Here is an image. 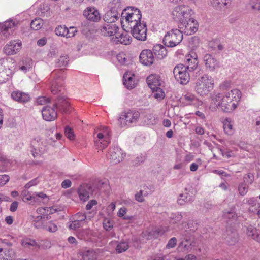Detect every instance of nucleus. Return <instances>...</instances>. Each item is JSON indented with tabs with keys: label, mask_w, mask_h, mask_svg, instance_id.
Segmentation results:
<instances>
[{
	"label": "nucleus",
	"mask_w": 260,
	"mask_h": 260,
	"mask_svg": "<svg viewBox=\"0 0 260 260\" xmlns=\"http://www.w3.org/2000/svg\"><path fill=\"white\" fill-rule=\"evenodd\" d=\"M241 98V92L238 89L230 90L224 96L216 92H214L211 95L212 104L224 112H231L234 110Z\"/></svg>",
	"instance_id": "f257e3e1"
},
{
	"label": "nucleus",
	"mask_w": 260,
	"mask_h": 260,
	"mask_svg": "<svg viewBox=\"0 0 260 260\" xmlns=\"http://www.w3.org/2000/svg\"><path fill=\"white\" fill-rule=\"evenodd\" d=\"M213 87L214 81L212 78L207 75H204L197 80L194 89L198 94L203 96L208 95Z\"/></svg>",
	"instance_id": "f03ea898"
},
{
	"label": "nucleus",
	"mask_w": 260,
	"mask_h": 260,
	"mask_svg": "<svg viewBox=\"0 0 260 260\" xmlns=\"http://www.w3.org/2000/svg\"><path fill=\"white\" fill-rule=\"evenodd\" d=\"M122 6L120 0H113L111 4V9L103 17L104 21L107 23H113L119 18L120 12Z\"/></svg>",
	"instance_id": "7ed1b4c3"
},
{
	"label": "nucleus",
	"mask_w": 260,
	"mask_h": 260,
	"mask_svg": "<svg viewBox=\"0 0 260 260\" xmlns=\"http://www.w3.org/2000/svg\"><path fill=\"white\" fill-rule=\"evenodd\" d=\"M183 39V35L178 29H172L167 32L163 39L164 44L168 47H174L179 44Z\"/></svg>",
	"instance_id": "20e7f679"
},
{
	"label": "nucleus",
	"mask_w": 260,
	"mask_h": 260,
	"mask_svg": "<svg viewBox=\"0 0 260 260\" xmlns=\"http://www.w3.org/2000/svg\"><path fill=\"white\" fill-rule=\"evenodd\" d=\"M192 10L187 6H177L174 8L172 12V18L175 21L180 23L189 19L192 15Z\"/></svg>",
	"instance_id": "39448f33"
},
{
	"label": "nucleus",
	"mask_w": 260,
	"mask_h": 260,
	"mask_svg": "<svg viewBox=\"0 0 260 260\" xmlns=\"http://www.w3.org/2000/svg\"><path fill=\"white\" fill-rule=\"evenodd\" d=\"M198 22L190 17L189 19L179 23L178 30L181 31L182 35H191L198 30Z\"/></svg>",
	"instance_id": "423d86ee"
},
{
	"label": "nucleus",
	"mask_w": 260,
	"mask_h": 260,
	"mask_svg": "<svg viewBox=\"0 0 260 260\" xmlns=\"http://www.w3.org/2000/svg\"><path fill=\"white\" fill-rule=\"evenodd\" d=\"M125 31H129L138 40L145 41L147 39V27L145 23H139L134 25V27L123 28Z\"/></svg>",
	"instance_id": "0eeeda50"
},
{
	"label": "nucleus",
	"mask_w": 260,
	"mask_h": 260,
	"mask_svg": "<svg viewBox=\"0 0 260 260\" xmlns=\"http://www.w3.org/2000/svg\"><path fill=\"white\" fill-rule=\"evenodd\" d=\"M185 68V66L183 64H179L175 67L173 70V73L176 81L182 85H186L190 80V75Z\"/></svg>",
	"instance_id": "6e6552de"
},
{
	"label": "nucleus",
	"mask_w": 260,
	"mask_h": 260,
	"mask_svg": "<svg viewBox=\"0 0 260 260\" xmlns=\"http://www.w3.org/2000/svg\"><path fill=\"white\" fill-rule=\"evenodd\" d=\"M140 113L138 111L129 110L123 113L119 117V121L122 127L130 126L135 124L139 120Z\"/></svg>",
	"instance_id": "1a4fd4ad"
},
{
	"label": "nucleus",
	"mask_w": 260,
	"mask_h": 260,
	"mask_svg": "<svg viewBox=\"0 0 260 260\" xmlns=\"http://www.w3.org/2000/svg\"><path fill=\"white\" fill-rule=\"evenodd\" d=\"M46 140L39 137L34 138L31 142L32 150L31 154L34 157L45 152L47 147Z\"/></svg>",
	"instance_id": "9d476101"
},
{
	"label": "nucleus",
	"mask_w": 260,
	"mask_h": 260,
	"mask_svg": "<svg viewBox=\"0 0 260 260\" xmlns=\"http://www.w3.org/2000/svg\"><path fill=\"white\" fill-rule=\"evenodd\" d=\"M124 156L120 148L114 146L109 149L107 158L110 160L111 163L117 164L122 160Z\"/></svg>",
	"instance_id": "9b49d317"
},
{
	"label": "nucleus",
	"mask_w": 260,
	"mask_h": 260,
	"mask_svg": "<svg viewBox=\"0 0 260 260\" xmlns=\"http://www.w3.org/2000/svg\"><path fill=\"white\" fill-rule=\"evenodd\" d=\"M83 16L90 21L98 22L101 19L99 11L94 7H89L83 11Z\"/></svg>",
	"instance_id": "f8f14e48"
},
{
	"label": "nucleus",
	"mask_w": 260,
	"mask_h": 260,
	"mask_svg": "<svg viewBox=\"0 0 260 260\" xmlns=\"http://www.w3.org/2000/svg\"><path fill=\"white\" fill-rule=\"evenodd\" d=\"M93 192L92 186L88 184H84L79 187L78 193L80 199L83 202L86 201Z\"/></svg>",
	"instance_id": "ddd939ff"
},
{
	"label": "nucleus",
	"mask_w": 260,
	"mask_h": 260,
	"mask_svg": "<svg viewBox=\"0 0 260 260\" xmlns=\"http://www.w3.org/2000/svg\"><path fill=\"white\" fill-rule=\"evenodd\" d=\"M15 27V24L12 21H6L0 24V36L2 39H6L12 34Z\"/></svg>",
	"instance_id": "4468645a"
},
{
	"label": "nucleus",
	"mask_w": 260,
	"mask_h": 260,
	"mask_svg": "<svg viewBox=\"0 0 260 260\" xmlns=\"http://www.w3.org/2000/svg\"><path fill=\"white\" fill-rule=\"evenodd\" d=\"M140 61L144 65L150 66L154 60V56L152 51L149 49L143 50L140 53Z\"/></svg>",
	"instance_id": "2eb2a0df"
},
{
	"label": "nucleus",
	"mask_w": 260,
	"mask_h": 260,
	"mask_svg": "<svg viewBox=\"0 0 260 260\" xmlns=\"http://www.w3.org/2000/svg\"><path fill=\"white\" fill-rule=\"evenodd\" d=\"M185 63L186 70L189 72L194 70L198 64L197 55L196 53L192 52L191 53L186 55Z\"/></svg>",
	"instance_id": "dca6fc26"
},
{
	"label": "nucleus",
	"mask_w": 260,
	"mask_h": 260,
	"mask_svg": "<svg viewBox=\"0 0 260 260\" xmlns=\"http://www.w3.org/2000/svg\"><path fill=\"white\" fill-rule=\"evenodd\" d=\"M53 106L62 113H66L70 111V104L64 96H58Z\"/></svg>",
	"instance_id": "f3484780"
},
{
	"label": "nucleus",
	"mask_w": 260,
	"mask_h": 260,
	"mask_svg": "<svg viewBox=\"0 0 260 260\" xmlns=\"http://www.w3.org/2000/svg\"><path fill=\"white\" fill-rule=\"evenodd\" d=\"M21 43L16 41H12L4 48V53L8 55L16 54L20 49Z\"/></svg>",
	"instance_id": "a211bd4d"
},
{
	"label": "nucleus",
	"mask_w": 260,
	"mask_h": 260,
	"mask_svg": "<svg viewBox=\"0 0 260 260\" xmlns=\"http://www.w3.org/2000/svg\"><path fill=\"white\" fill-rule=\"evenodd\" d=\"M55 107L45 106L42 110V115L43 119L47 121L54 120L57 118V112L55 110Z\"/></svg>",
	"instance_id": "6ab92c4d"
},
{
	"label": "nucleus",
	"mask_w": 260,
	"mask_h": 260,
	"mask_svg": "<svg viewBox=\"0 0 260 260\" xmlns=\"http://www.w3.org/2000/svg\"><path fill=\"white\" fill-rule=\"evenodd\" d=\"M203 60L206 68L210 71H213L218 67V62L216 58L210 54H206L204 56Z\"/></svg>",
	"instance_id": "aec40b11"
},
{
	"label": "nucleus",
	"mask_w": 260,
	"mask_h": 260,
	"mask_svg": "<svg viewBox=\"0 0 260 260\" xmlns=\"http://www.w3.org/2000/svg\"><path fill=\"white\" fill-rule=\"evenodd\" d=\"M110 142V138L103 136L102 134L98 133L94 140L95 147L99 150L104 149L109 145Z\"/></svg>",
	"instance_id": "412c9836"
},
{
	"label": "nucleus",
	"mask_w": 260,
	"mask_h": 260,
	"mask_svg": "<svg viewBox=\"0 0 260 260\" xmlns=\"http://www.w3.org/2000/svg\"><path fill=\"white\" fill-rule=\"evenodd\" d=\"M119 29V27L115 24H105L101 29V32L105 36H112L115 35Z\"/></svg>",
	"instance_id": "4be33fe9"
},
{
	"label": "nucleus",
	"mask_w": 260,
	"mask_h": 260,
	"mask_svg": "<svg viewBox=\"0 0 260 260\" xmlns=\"http://www.w3.org/2000/svg\"><path fill=\"white\" fill-rule=\"evenodd\" d=\"M122 11L121 14V23L122 25V26L124 28L125 26V25H123L124 23V19L126 18L131 17V16H134V14H140L141 13L140 10L137 8L133 7H129L127 8L122 10Z\"/></svg>",
	"instance_id": "5701e85b"
},
{
	"label": "nucleus",
	"mask_w": 260,
	"mask_h": 260,
	"mask_svg": "<svg viewBox=\"0 0 260 260\" xmlns=\"http://www.w3.org/2000/svg\"><path fill=\"white\" fill-rule=\"evenodd\" d=\"M11 98L19 103H25L30 100V96L29 94L16 90L12 92Z\"/></svg>",
	"instance_id": "b1692460"
},
{
	"label": "nucleus",
	"mask_w": 260,
	"mask_h": 260,
	"mask_svg": "<svg viewBox=\"0 0 260 260\" xmlns=\"http://www.w3.org/2000/svg\"><path fill=\"white\" fill-rule=\"evenodd\" d=\"M152 50L155 57L159 59H162L166 57L168 53L166 48L160 44L154 45Z\"/></svg>",
	"instance_id": "393cba45"
},
{
	"label": "nucleus",
	"mask_w": 260,
	"mask_h": 260,
	"mask_svg": "<svg viewBox=\"0 0 260 260\" xmlns=\"http://www.w3.org/2000/svg\"><path fill=\"white\" fill-rule=\"evenodd\" d=\"M142 17L141 13L134 14V16H131V17L126 18L124 19V23L123 25H125V27H134V25L138 24L141 22V19Z\"/></svg>",
	"instance_id": "a878e982"
},
{
	"label": "nucleus",
	"mask_w": 260,
	"mask_h": 260,
	"mask_svg": "<svg viewBox=\"0 0 260 260\" xmlns=\"http://www.w3.org/2000/svg\"><path fill=\"white\" fill-rule=\"evenodd\" d=\"M123 84L127 89H133L136 86V82L134 75L129 73H126L123 77Z\"/></svg>",
	"instance_id": "bb28decb"
},
{
	"label": "nucleus",
	"mask_w": 260,
	"mask_h": 260,
	"mask_svg": "<svg viewBox=\"0 0 260 260\" xmlns=\"http://www.w3.org/2000/svg\"><path fill=\"white\" fill-rule=\"evenodd\" d=\"M187 191V190L186 188L185 192L179 195L177 200L178 203L179 205H182L185 203H191L194 201V197L192 194H190V193Z\"/></svg>",
	"instance_id": "cd10ccee"
},
{
	"label": "nucleus",
	"mask_w": 260,
	"mask_h": 260,
	"mask_svg": "<svg viewBox=\"0 0 260 260\" xmlns=\"http://www.w3.org/2000/svg\"><path fill=\"white\" fill-rule=\"evenodd\" d=\"M128 31H126L124 33H122L119 36H116L115 38H113V41L116 43H120L124 45L129 44L132 41V38L127 34Z\"/></svg>",
	"instance_id": "c85d7f7f"
},
{
	"label": "nucleus",
	"mask_w": 260,
	"mask_h": 260,
	"mask_svg": "<svg viewBox=\"0 0 260 260\" xmlns=\"http://www.w3.org/2000/svg\"><path fill=\"white\" fill-rule=\"evenodd\" d=\"M21 245L25 248H28L30 249H39L40 245L37 242L32 239L29 238H25L21 241Z\"/></svg>",
	"instance_id": "c756f323"
},
{
	"label": "nucleus",
	"mask_w": 260,
	"mask_h": 260,
	"mask_svg": "<svg viewBox=\"0 0 260 260\" xmlns=\"http://www.w3.org/2000/svg\"><path fill=\"white\" fill-rule=\"evenodd\" d=\"M231 0H212V6L217 10H224L226 6L230 4Z\"/></svg>",
	"instance_id": "7c9ffc66"
},
{
	"label": "nucleus",
	"mask_w": 260,
	"mask_h": 260,
	"mask_svg": "<svg viewBox=\"0 0 260 260\" xmlns=\"http://www.w3.org/2000/svg\"><path fill=\"white\" fill-rule=\"evenodd\" d=\"M147 83L151 90H154V88H156L160 85V81L158 78L153 75L147 77Z\"/></svg>",
	"instance_id": "2f4dec72"
},
{
	"label": "nucleus",
	"mask_w": 260,
	"mask_h": 260,
	"mask_svg": "<svg viewBox=\"0 0 260 260\" xmlns=\"http://www.w3.org/2000/svg\"><path fill=\"white\" fill-rule=\"evenodd\" d=\"M62 72L61 69H57L52 71L51 74V77L52 78V83H59L60 81L63 80V78L61 76Z\"/></svg>",
	"instance_id": "473e14b6"
},
{
	"label": "nucleus",
	"mask_w": 260,
	"mask_h": 260,
	"mask_svg": "<svg viewBox=\"0 0 260 260\" xmlns=\"http://www.w3.org/2000/svg\"><path fill=\"white\" fill-rule=\"evenodd\" d=\"M96 257L97 255L95 251L92 249H90L82 252V259L80 260H94Z\"/></svg>",
	"instance_id": "72a5a7b5"
},
{
	"label": "nucleus",
	"mask_w": 260,
	"mask_h": 260,
	"mask_svg": "<svg viewBox=\"0 0 260 260\" xmlns=\"http://www.w3.org/2000/svg\"><path fill=\"white\" fill-rule=\"evenodd\" d=\"M69 62V57L67 55H62L56 60V64L57 67H66Z\"/></svg>",
	"instance_id": "f704fd0d"
},
{
	"label": "nucleus",
	"mask_w": 260,
	"mask_h": 260,
	"mask_svg": "<svg viewBox=\"0 0 260 260\" xmlns=\"http://www.w3.org/2000/svg\"><path fill=\"white\" fill-rule=\"evenodd\" d=\"M12 253V250L0 248V260H8L11 258Z\"/></svg>",
	"instance_id": "c9c22d12"
},
{
	"label": "nucleus",
	"mask_w": 260,
	"mask_h": 260,
	"mask_svg": "<svg viewBox=\"0 0 260 260\" xmlns=\"http://www.w3.org/2000/svg\"><path fill=\"white\" fill-rule=\"evenodd\" d=\"M43 24V20L40 18H37L31 21L30 27L32 29L38 30L42 28Z\"/></svg>",
	"instance_id": "e433bc0d"
},
{
	"label": "nucleus",
	"mask_w": 260,
	"mask_h": 260,
	"mask_svg": "<svg viewBox=\"0 0 260 260\" xmlns=\"http://www.w3.org/2000/svg\"><path fill=\"white\" fill-rule=\"evenodd\" d=\"M223 216L225 219H231L232 220H236L237 218V215L233 209L230 211L225 210L223 212Z\"/></svg>",
	"instance_id": "4c0bfd02"
},
{
	"label": "nucleus",
	"mask_w": 260,
	"mask_h": 260,
	"mask_svg": "<svg viewBox=\"0 0 260 260\" xmlns=\"http://www.w3.org/2000/svg\"><path fill=\"white\" fill-rule=\"evenodd\" d=\"M92 187L93 190L95 188L98 190H102V189L104 188V190H106V189L109 187V185L107 182L101 180H98L93 183Z\"/></svg>",
	"instance_id": "58836bf2"
},
{
	"label": "nucleus",
	"mask_w": 260,
	"mask_h": 260,
	"mask_svg": "<svg viewBox=\"0 0 260 260\" xmlns=\"http://www.w3.org/2000/svg\"><path fill=\"white\" fill-rule=\"evenodd\" d=\"M152 90V96L158 100H161L163 99L165 96L164 92L162 91V89L160 87H158L156 88H154V90Z\"/></svg>",
	"instance_id": "ea45409f"
},
{
	"label": "nucleus",
	"mask_w": 260,
	"mask_h": 260,
	"mask_svg": "<svg viewBox=\"0 0 260 260\" xmlns=\"http://www.w3.org/2000/svg\"><path fill=\"white\" fill-rule=\"evenodd\" d=\"M129 248V244L127 242H119L116 247V251L118 253H121L126 251Z\"/></svg>",
	"instance_id": "a19ab883"
},
{
	"label": "nucleus",
	"mask_w": 260,
	"mask_h": 260,
	"mask_svg": "<svg viewBox=\"0 0 260 260\" xmlns=\"http://www.w3.org/2000/svg\"><path fill=\"white\" fill-rule=\"evenodd\" d=\"M248 7L255 11L260 10V0H249L247 4Z\"/></svg>",
	"instance_id": "79ce46f5"
},
{
	"label": "nucleus",
	"mask_w": 260,
	"mask_h": 260,
	"mask_svg": "<svg viewBox=\"0 0 260 260\" xmlns=\"http://www.w3.org/2000/svg\"><path fill=\"white\" fill-rule=\"evenodd\" d=\"M226 242L230 245H234L238 240V235L236 232L232 233L225 238Z\"/></svg>",
	"instance_id": "37998d69"
},
{
	"label": "nucleus",
	"mask_w": 260,
	"mask_h": 260,
	"mask_svg": "<svg viewBox=\"0 0 260 260\" xmlns=\"http://www.w3.org/2000/svg\"><path fill=\"white\" fill-rule=\"evenodd\" d=\"M141 190L142 193H143V196L147 197L152 194V193L154 191V189L153 186L152 185L147 186L146 185H144L142 187Z\"/></svg>",
	"instance_id": "c03bdc74"
},
{
	"label": "nucleus",
	"mask_w": 260,
	"mask_h": 260,
	"mask_svg": "<svg viewBox=\"0 0 260 260\" xmlns=\"http://www.w3.org/2000/svg\"><path fill=\"white\" fill-rule=\"evenodd\" d=\"M67 27L65 26L59 25L55 29V32L58 36L66 37Z\"/></svg>",
	"instance_id": "a18cd8bd"
},
{
	"label": "nucleus",
	"mask_w": 260,
	"mask_h": 260,
	"mask_svg": "<svg viewBox=\"0 0 260 260\" xmlns=\"http://www.w3.org/2000/svg\"><path fill=\"white\" fill-rule=\"evenodd\" d=\"M238 189L239 193L243 196L248 192V186L245 182L241 183L238 186Z\"/></svg>",
	"instance_id": "49530a36"
},
{
	"label": "nucleus",
	"mask_w": 260,
	"mask_h": 260,
	"mask_svg": "<svg viewBox=\"0 0 260 260\" xmlns=\"http://www.w3.org/2000/svg\"><path fill=\"white\" fill-rule=\"evenodd\" d=\"M223 128L225 133L229 135H232L233 133V125L228 120L224 121L223 124Z\"/></svg>",
	"instance_id": "de8ad7c7"
},
{
	"label": "nucleus",
	"mask_w": 260,
	"mask_h": 260,
	"mask_svg": "<svg viewBox=\"0 0 260 260\" xmlns=\"http://www.w3.org/2000/svg\"><path fill=\"white\" fill-rule=\"evenodd\" d=\"M258 232L257 229L251 225H248L247 228V234L248 237L252 239Z\"/></svg>",
	"instance_id": "09e8293b"
},
{
	"label": "nucleus",
	"mask_w": 260,
	"mask_h": 260,
	"mask_svg": "<svg viewBox=\"0 0 260 260\" xmlns=\"http://www.w3.org/2000/svg\"><path fill=\"white\" fill-rule=\"evenodd\" d=\"M182 215L181 213L178 212L172 214L170 217L171 222L173 223H177L182 219Z\"/></svg>",
	"instance_id": "8fccbe9b"
},
{
	"label": "nucleus",
	"mask_w": 260,
	"mask_h": 260,
	"mask_svg": "<svg viewBox=\"0 0 260 260\" xmlns=\"http://www.w3.org/2000/svg\"><path fill=\"white\" fill-rule=\"evenodd\" d=\"M47 231L51 233H54L57 231L58 228L57 225L53 222V221H50L48 222L47 226L44 227Z\"/></svg>",
	"instance_id": "3c124183"
},
{
	"label": "nucleus",
	"mask_w": 260,
	"mask_h": 260,
	"mask_svg": "<svg viewBox=\"0 0 260 260\" xmlns=\"http://www.w3.org/2000/svg\"><path fill=\"white\" fill-rule=\"evenodd\" d=\"M86 219V216L83 212H78L73 217V219L82 223Z\"/></svg>",
	"instance_id": "603ef678"
},
{
	"label": "nucleus",
	"mask_w": 260,
	"mask_h": 260,
	"mask_svg": "<svg viewBox=\"0 0 260 260\" xmlns=\"http://www.w3.org/2000/svg\"><path fill=\"white\" fill-rule=\"evenodd\" d=\"M59 83H52L51 90L54 94H56L62 91V88L58 85Z\"/></svg>",
	"instance_id": "864d4df0"
},
{
	"label": "nucleus",
	"mask_w": 260,
	"mask_h": 260,
	"mask_svg": "<svg viewBox=\"0 0 260 260\" xmlns=\"http://www.w3.org/2000/svg\"><path fill=\"white\" fill-rule=\"evenodd\" d=\"M144 197L145 196H143V193H142L141 190L137 192L134 196L135 200L139 203L144 202L145 201Z\"/></svg>",
	"instance_id": "5fc2aeb1"
},
{
	"label": "nucleus",
	"mask_w": 260,
	"mask_h": 260,
	"mask_svg": "<svg viewBox=\"0 0 260 260\" xmlns=\"http://www.w3.org/2000/svg\"><path fill=\"white\" fill-rule=\"evenodd\" d=\"M64 134L70 140H73L74 138V134L73 130L69 126H66L64 129Z\"/></svg>",
	"instance_id": "6e6d98bb"
},
{
	"label": "nucleus",
	"mask_w": 260,
	"mask_h": 260,
	"mask_svg": "<svg viewBox=\"0 0 260 260\" xmlns=\"http://www.w3.org/2000/svg\"><path fill=\"white\" fill-rule=\"evenodd\" d=\"M82 226V222L74 220L69 225V228L72 230H77Z\"/></svg>",
	"instance_id": "4d7b16f0"
},
{
	"label": "nucleus",
	"mask_w": 260,
	"mask_h": 260,
	"mask_svg": "<svg viewBox=\"0 0 260 260\" xmlns=\"http://www.w3.org/2000/svg\"><path fill=\"white\" fill-rule=\"evenodd\" d=\"M177 243V239L175 237L171 238L166 245V248L170 249L174 248Z\"/></svg>",
	"instance_id": "13d9d810"
},
{
	"label": "nucleus",
	"mask_w": 260,
	"mask_h": 260,
	"mask_svg": "<svg viewBox=\"0 0 260 260\" xmlns=\"http://www.w3.org/2000/svg\"><path fill=\"white\" fill-rule=\"evenodd\" d=\"M77 32L76 29L74 27H70L69 29L67 28L66 37L70 38L74 36Z\"/></svg>",
	"instance_id": "bf43d9fd"
},
{
	"label": "nucleus",
	"mask_w": 260,
	"mask_h": 260,
	"mask_svg": "<svg viewBox=\"0 0 260 260\" xmlns=\"http://www.w3.org/2000/svg\"><path fill=\"white\" fill-rule=\"evenodd\" d=\"M117 59L118 62L121 64H125L127 63V59L126 57L125 54H119L117 55Z\"/></svg>",
	"instance_id": "052dcab7"
},
{
	"label": "nucleus",
	"mask_w": 260,
	"mask_h": 260,
	"mask_svg": "<svg viewBox=\"0 0 260 260\" xmlns=\"http://www.w3.org/2000/svg\"><path fill=\"white\" fill-rule=\"evenodd\" d=\"M99 133H101L103 136L110 138L111 132L108 130V127L106 126H103L100 129V132Z\"/></svg>",
	"instance_id": "680f3d73"
},
{
	"label": "nucleus",
	"mask_w": 260,
	"mask_h": 260,
	"mask_svg": "<svg viewBox=\"0 0 260 260\" xmlns=\"http://www.w3.org/2000/svg\"><path fill=\"white\" fill-rule=\"evenodd\" d=\"M244 203L254 206L256 204L257 199L255 198H246L243 200Z\"/></svg>",
	"instance_id": "e2e57ef3"
},
{
	"label": "nucleus",
	"mask_w": 260,
	"mask_h": 260,
	"mask_svg": "<svg viewBox=\"0 0 260 260\" xmlns=\"http://www.w3.org/2000/svg\"><path fill=\"white\" fill-rule=\"evenodd\" d=\"M36 102L38 105H42L50 102V99L45 96H41L37 99Z\"/></svg>",
	"instance_id": "0e129e2a"
},
{
	"label": "nucleus",
	"mask_w": 260,
	"mask_h": 260,
	"mask_svg": "<svg viewBox=\"0 0 260 260\" xmlns=\"http://www.w3.org/2000/svg\"><path fill=\"white\" fill-rule=\"evenodd\" d=\"M10 180V177L7 175H0V186L5 185Z\"/></svg>",
	"instance_id": "69168bd1"
},
{
	"label": "nucleus",
	"mask_w": 260,
	"mask_h": 260,
	"mask_svg": "<svg viewBox=\"0 0 260 260\" xmlns=\"http://www.w3.org/2000/svg\"><path fill=\"white\" fill-rule=\"evenodd\" d=\"M146 159V154H141L140 155L137 157L135 159V164L137 165H139L142 162H143Z\"/></svg>",
	"instance_id": "338daca9"
},
{
	"label": "nucleus",
	"mask_w": 260,
	"mask_h": 260,
	"mask_svg": "<svg viewBox=\"0 0 260 260\" xmlns=\"http://www.w3.org/2000/svg\"><path fill=\"white\" fill-rule=\"evenodd\" d=\"M195 99V96L192 94H187L184 97V100L187 104H189L192 102Z\"/></svg>",
	"instance_id": "774afa93"
}]
</instances>
